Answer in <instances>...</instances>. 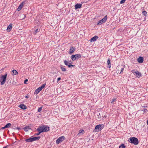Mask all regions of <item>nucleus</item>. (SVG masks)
I'll return each mask as SVG.
<instances>
[{
	"instance_id": "c756f323",
	"label": "nucleus",
	"mask_w": 148,
	"mask_h": 148,
	"mask_svg": "<svg viewBox=\"0 0 148 148\" xmlns=\"http://www.w3.org/2000/svg\"><path fill=\"white\" fill-rule=\"evenodd\" d=\"M39 91L37 89L36 90H35V92H34V94H38L39 92Z\"/></svg>"
},
{
	"instance_id": "f8f14e48",
	"label": "nucleus",
	"mask_w": 148,
	"mask_h": 148,
	"mask_svg": "<svg viewBox=\"0 0 148 148\" xmlns=\"http://www.w3.org/2000/svg\"><path fill=\"white\" fill-rule=\"evenodd\" d=\"M43 132H46L48 131L49 130V128L48 126H43Z\"/></svg>"
},
{
	"instance_id": "4468645a",
	"label": "nucleus",
	"mask_w": 148,
	"mask_h": 148,
	"mask_svg": "<svg viewBox=\"0 0 148 148\" xmlns=\"http://www.w3.org/2000/svg\"><path fill=\"white\" fill-rule=\"evenodd\" d=\"M12 24H10L9 25L8 27L7 30L8 32H10L12 28Z\"/></svg>"
},
{
	"instance_id": "b1692460",
	"label": "nucleus",
	"mask_w": 148,
	"mask_h": 148,
	"mask_svg": "<svg viewBox=\"0 0 148 148\" xmlns=\"http://www.w3.org/2000/svg\"><path fill=\"white\" fill-rule=\"evenodd\" d=\"M116 98H114L112 99V101L111 102V103H114V102L116 101Z\"/></svg>"
},
{
	"instance_id": "6e6552de",
	"label": "nucleus",
	"mask_w": 148,
	"mask_h": 148,
	"mask_svg": "<svg viewBox=\"0 0 148 148\" xmlns=\"http://www.w3.org/2000/svg\"><path fill=\"white\" fill-rule=\"evenodd\" d=\"M75 50V48L73 47H71L70 48L69 51V53L70 54H71Z\"/></svg>"
},
{
	"instance_id": "cd10ccee",
	"label": "nucleus",
	"mask_w": 148,
	"mask_h": 148,
	"mask_svg": "<svg viewBox=\"0 0 148 148\" xmlns=\"http://www.w3.org/2000/svg\"><path fill=\"white\" fill-rule=\"evenodd\" d=\"M119 148H125V146L124 144H122L119 146Z\"/></svg>"
},
{
	"instance_id": "4c0bfd02",
	"label": "nucleus",
	"mask_w": 148,
	"mask_h": 148,
	"mask_svg": "<svg viewBox=\"0 0 148 148\" xmlns=\"http://www.w3.org/2000/svg\"><path fill=\"white\" fill-rule=\"evenodd\" d=\"M61 78L60 77H59L57 79V82H58L59 81H60L61 79Z\"/></svg>"
},
{
	"instance_id": "a19ab883",
	"label": "nucleus",
	"mask_w": 148,
	"mask_h": 148,
	"mask_svg": "<svg viewBox=\"0 0 148 148\" xmlns=\"http://www.w3.org/2000/svg\"><path fill=\"white\" fill-rule=\"evenodd\" d=\"M147 110V109H144V112H146Z\"/></svg>"
},
{
	"instance_id": "39448f33",
	"label": "nucleus",
	"mask_w": 148,
	"mask_h": 148,
	"mask_svg": "<svg viewBox=\"0 0 148 148\" xmlns=\"http://www.w3.org/2000/svg\"><path fill=\"white\" fill-rule=\"evenodd\" d=\"M103 125L99 124L96 125L95 128V130L96 132H99L104 127Z\"/></svg>"
},
{
	"instance_id": "37998d69",
	"label": "nucleus",
	"mask_w": 148,
	"mask_h": 148,
	"mask_svg": "<svg viewBox=\"0 0 148 148\" xmlns=\"http://www.w3.org/2000/svg\"><path fill=\"white\" fill-rule=\"evenodd\" d=\"M23 15L24 16V17L23 18H25V15H24V14H23Z\"/></svg>"
},
{
	"instance_id": "5701e85b",
	"label": "nucleus",
	"mask_w": 148,
	"mask_h": 148,
	"mask_svg": "<svg viewBox=\"0 0 148 148\" xmlns=\"http://www.w3.org/2000/svg\"><path fill=\"white\" fill-rule=\"evenodd\" d=\"M11 126V124L10 123H7L5 126V127L6 128H8L10 127Z\"/></svg>"
},
{
	"instance_id": "f03ea898",
	"label": "nucleus",
	"mask_w": 148,
	"mask_h": 148,
	"mask_svg": "<svg viewBox=\"0 0 148 148\" xmlns=\"http://www.w3.org/2000/svg\"><path fill=\"white\" fill-rule=\"evenodd\" d=\"M130 141L129 142L133 144L134 145H137L138 144V139L135 137H131L130 138Z\"/></svg>"
},
{
	"instance_id": "a878e982",
	"label": "nucleus",
	"mask_w": 148,
	"mask_h": 148,
	"mask_svg": "<svg viewBox=\"0 0 148 148\" xmlns=\"http://www.w3.org/2000/svg\"><path fill=\"white\" fill-rule=\"evenodd\" d=\"M142 13L145 16H146L147 14V12L145 11H143Z\"/></svg>"
},
{
	"instance_id": "393cba45",
	"label": "nucleus",
	"mask_w": 148,
	"mask_h": 148,
	"mask_svg": "<svg viewBox=\"0 0 148 148\" xmlns=\"http://www.w3.org/2000/svg\"><path fill=\"white\" fill-rule=\"evenodd\" d=\"M97 119L98 120H100L101 119V117L100 115V114L99 113V114L97 115Z\"/></svg>"
},
{
	"instance_id": "f3484780",
	"label": "nucleus",
	"mask_w": 148,
	"mask_h": 148,
	"mask_svg": "<svg viewBox=\"0 0 148 148\" xmlns=\"http://www.w3.org/2000/svg\"><path fill=\"white\" fill-rule=\"evenodd\" d=\"M23 2L21 3L20 5L17 8V10L18 11H20L22 8H23Z\"/></svg>"
},
{
	"instance_id": "79ce46f5",
	"label": "nucleus",
	"mask_w": 148,
	"mask_h": 148,
	"mask_svg": "<svg viewBox=\"0 0 148 148\" xmlns=\"http://www.w3.org/2000/svg\"><path fill=\"white\" fill-rule=\"evenodd\" d=\"M8 147L7 146H6L3 148H7Z\"/></svg>"
},
{
	"instance_id": "423d86ee",
	"label": "nucleus",
	"mask_w": 148,
	"mask_h": 148,
	"mask_svg": "<svg viewBox=\"0 0 148 148\" xmlns=\"http://www.w3.org/2000/svg\"><path fill=\"white\" fill-rule=\"evenodd\" d=\"M107 16H105L103 18L99 21L98 23L97 24V25H101L103 23H105L107 20Z\"/></svg>"
},
{
	"instance_id": "dca6fc26",
	"label": "nucleus",
	"mask_w": 148,
	"mask_h": 148,
	"mask_svg": "<svg viewBox=\"0 0 148 148\" xmlns=\"http://www.w3.org/2000/svg\"><path fill=\"white\" fill-rule=\"evenodd\" d=\"M18 107L23 110H25L27 108L26 106L23 104L20 105Z\"/></svg>"
},
{
	"instance_id": "aec40b11",
	"label": "nucleus",
	"mask_w": 148,
	"mask_h": 148,
	"mask_svg": "<svg viewBox=\"0 0 148 148\" xmlns=\"http://www.w3.org/2000/svg\"><path fill=\"white\" fill-rule=\"evenodd\" d=\"M18 73L17 71L15 70H13L12 71V74L16 75L18 74Z\"/></svg>"
},
{
	"instance_id": "c03bdc74",
	"label": "nucleus",
	"mask_w": 148,
	"mask_h": 148,
	"mask_svg": "<svg viewBox=\"0 0 148 148\" xmlns=\"http://www.w3.org/2000/svg\"><path fill=\"white\" fill-rule=\"evenodd\" d=\"M147 124L148 125V120H147Z\"/></svg>"
},
{
	"instance_id": "2eb2a0df",
	"label": "nucleus",
	"mask_w": 148,
	"mask_h": 148,
	"mask_svg": "<svg viewBox=\"0 0 148 148\" xmlns=\"http://www.w3.org/2000/svg\"><path fill=\"white\" fill-rule=\"evenodd\" d=\"M37 130L39 132H40V133H41L43 132V126L40 127H39L37 128Z\"/></svg>"
},
{
	"instance_id": "20e7f679",
	"label": "nucleus",
	"mask_w": 148,
	"mask_h": 148,
	"mask_svg": "<svg viewBox=\"0 0 148 148\" xmlns=\"http://www.w3.org/2000/svg\"><path fill=\"white\" fill-rule=\"evenodd\" d=\"M81 57V55L80 54H77L75 55H72L71 56V59L73 61H74Z\"/></svg>"
},
{
	"instance_id": "9b49d317",
	"label": "nucleus",
	"mask_w": 148,
	"mask_h": 148,
	"mask_svg": "<svg viewBox=\"0 0 148 148\" xmlns=\"http://www.w3.org/2000/svg\"><path fill=\"white\" fill-rule=\"evenodd\" d=\"M98 38V37L97 36H95L94 37H93L90 40V41L91 42H94Z\"/></svg>"
},
{
	"instance_id": "2f4dec72",
	"label": "nucleus",
	"mask_w": 148,
	"mask_h": 148,
	"mask_svg": "<svg viewBox=\"0 0 148 148\" xmlns=\"http://www.w3.org/2000/svg\"><path fill=\"white\" fill-rule=\"evenodd\" d=\"M42 107H41L40 108H39L38 110V112H40L42 110Z\"/></svg>"
},
{
	"instance_id": "58836bf2",
	"label": "nucleus",
	"mask_w": 148,
	"mask_h": 148,
	"mask_svg": "<svg viewBox=\"0 0 148 148\" xmlns=\"http://www.w3.org/2000/svg\"><path fill=\"white\" fill-rule=\"evenodd\" d=\"M5 128H6V127H5V126L4 127H3L1 128V129H4Z\"/></svg>"
},
{
	"instance_id": "ddd939ff",
	"label": "nucleus",
	"mask_w": 148,
	"mask_h": 148,
	"mask_svg": "<svg viewBox=\"0 0 148 148\" xmlns=\"http://www.w3.org/2000/svg\"><path fill=\"white\" fill-rule=\"evenodd\" d=\"M46 84V83L43 84L41 86L39 87L37 89L39 92L40 91L45 87Z\"/></svg>"
},
{
	"instance_id": "c85d7f7f",
	"label": "nucleus",
	"mask_w": 148,
	"mask_h": 148,
	"mask_svg": "<svg viewBox=\"0 0 148 148\" xmlns=\"http://www.w3.org/2000/svg\"><path fill=\"white\" fill-rule=\"evenodd\" d=\"M82 133L83 134L84 133V130H79L78 134H80L81 133Z\"/></svg>"
},
{
	"instance_id": "bb28decb",
	"label": "nucleus",
	"mask_w": 148,
	"mask_h": 148,
	"mask_svg": "<svg viewBox=\"0 0 148 148\" xmlns=\"http://www.w3.org/2000/svg\"><path fill=\"white\" fill-rule=\"evenodd\" d=\"M64 62L66 66L68 65V64H69V63L68 62V61H66V60H65L64 61Z\"/></svg>"
},
{
	"instance_id": "e433bc0d",
	"label": "nucleus",
	"mask_w": 148,
	"mask_h": 148,
	"mask_svg": "<svg viewBox=\"0 0 148 148\" xmlns=\"http://www.w3.org/2000/svg\"><path fill=\"white\" fill-rule=\"evenodd\" d=\"M40 133H40V132H39L38 133L36 134L35 135H40Z\"/></svg>"
},
{
	"instance_id": "4be33fe9",
	"label": "nucleus",
	"mask_w": 148,
	"mask_h": 148,
	"mask_svg": "<svg viewBox=\"0 0 148 148\" xmlns=\"http://www.w3.org/2000/svg\"><path fill=\"white\" fill-rule=\"evenodd\" d=\"M60 69L62 71H66V69L64 68V66L62 65L60 66Z\"/></svg>"
},
{
	"instance_id": "412c9836",
	"label": "nucleus",
	"mask_w": 148,
	"mask_h": 148,
	"mask_svg": "<svg viewBox=\"0 0 148 148\" xmlns=\"http://www.w3.org/2000/svg\"><path fill=\"white\" fill-rule=\"evenodd\" d=\"M23 129L25 132H27L29 130L31 129V128L29 126H26L23 128Z\"/></svg>"
},
{
	"instance_id": "7c9ffc66",
	"label": "nucleus",
	"mask_w": 148,
	"mask_h": 148,
	"mask_svg": "<svg viewBox=\"0 0 148 148\" xmlns=\"http://www.w3.org/2000/svg\"><path fill=\"white\" fill-rule=\"evenodd\" d=\"M67 66L68 67L71 68L73 67L74 66V65L72 64H68V65Z\"/></svg>"
},
{
	"instance_id": "0eeeda50",
	"label": "nucleus",
	"mask_w": 148,
	"mask_h": 148,
	"mask_svg": "<svg viewBox=\"0 0 148 148\" xmlns=\"http://www.w3.org/2000/svg\"><path fill=\"white\" fill-rule=\"evenodd\" d=\"M65 137L64 136H62L58 138L56 140V143L58 144L64 140Z\"/></svg>"
},
{
	"instance_id": "ea45409f",
	"label": "nucleus",
	"mask_w": 148,
	"mask_h": 148,
	"mask_svg": "<svg viewBox=\"0 0 148 148\" xmlns=\"http://www.w3.org/2000/svg\"><path fill=\"white\" fill-rule=\"evenodd\" d=\"M25 98H29V96H28V95H27L25 96Z\"/></svg>"
},
{
	"instance_id": "7ed1b4c3",
	"label": "nucleus",
	"mask_w": 148,
	"mask_h": 148,
	"mask_svg": "<svg viewBox=\"0 0 148 148\" xmlns=\"http://www.w3.org/2000/svg\"><path fill=\"white\" fill-rule=\"evenodd\" d=\"M40 138V136H38L36 137H34L33 138H29L28 139H26L25 140V141L27 142H30L35 141L36 140H38Z\"/></svg>"
},
{
	"instance_id": "72a5a7b5",
	"label": "nucleus",
	"mask_w": 148,
	"mask_h": 148,
	"mask_svg": "<svg viewBox=\"0 0 148 148\" xmlns=\"http://www.w3.org/2000/svg\"><path fill=\"white\" fill-rule=\"evenodd\" d=\"M123 70H124V68H122L121 69V72H120V73H119L120 74H121V73H123Z\"/></svg>"
},
{
	"instance_id": "f257e3e1",
	"label": "nucleus",
	"mask_w": 148,
	"mask_h": 148,
	"mask_svg": "<svg viewBox=\"0 0 148 148\" xmlns=\"http://www.w3.org/2000/svg\"><path fill=\"white\" fill-rule=\"evenodd\" d=\"M7 73H6L5 75H1L0 77V82L1 85H3L5 83L7 77Z\"/></svg>"
},
{
	"instance_id": "9d476101",
	"label": "nucleus",
	"mask_w": 148,
	"mask_h": 148,
	"mask_svg": "<svg viewBox=\"0 0 148 148\" xmlns=\"http://www.w3.org/2000/svg\"><path fill=\"white\" fill-rule=\"evenodd\" d=\"M134 73L136 74V75L137 77H138L139 78L141 77L142 75L141 73L138 71H135Z\"/></svg>"
},
{
	"instance_id": "a18cd8bd",
	"label": "nucleus",
	"mask_w": 148,
	"mask_h": 148,
	"mask_svg": "<svg viewBox=\"0 0 148 148\" xmlns=\"http://www.w3.org/2000/svg\"><path fill=\"white\" fill-rule=\"evenodd\" d=\"M17 129H18V130H19V128H17Z\"/></svg>"
},
{
	"instance_id": "473e14b6",
	"label": "nucleus",
	"mask_w": 148,
	"mask_h": 148,
	"mask_svg": "<svg viewBox=\"0 0 148 148\" xmlns=\"http://www.w3.org/2000/svg\"><path fill=\"white\" fill-rule=\"evenodd\" d=\"M125 0H122L121 1L120 3L123 4L125 2Z\"/></svg>"
},
{
	"instance_id": "c9c22d12",
	"label": "nucleus",
	"mask_w": 148,
	"mask_h": 148,
	"mask_svg": "<svg viewBox=\"0 0 148 148\" xmlns=\"http://www.w3.org/2000/svg\"><path fill=\"white\" fill-rule=\"evenodd\" d=\"M27 81H28V79H25V80L24 82V84H27Z\"/></svg>"
},
{
	"instance_id": "f704fd0d",
	"label": "nucleus",
	"mask_w": 148,
	"mask_h": 148,
	"mask_svg": "<svg viewBox=\"0 0 148 148\" xmlns=\"http://www.w3.org/2000/svg\"><path fill=\"white\" fill-rule=\"evenodd\" d=\"M39 31L38 30V29H36L34 32V34H36L37 32H38Z\"/></svg>"
},
{
	"instance_id": "a211bd4d",
	"label": "nucleus",
	"mask_w": 148,
	"mask_h": 148,
	"mask_svg": "<svg viewBox=\"0 0 148 148\" xmlns=\"http://www.w3.org/2000/svg\"><path fill=\"white\" fill-rule=\"evenodd\" d=\"M81 7V4H77L75 6V9H77L78 8H80Z\"/></svg>"
},
{
	"instance_id": "6ab92c4d",
	"label": "nucleus",
	"mask_w": 148,
	"mask_h": 148,
	"mask_svg": "<svg viewBox=\"0 0 148 148\" xmlns=\"http://www.w3.org/2000/svg\"><path fill=\"white\" fill-rule=\"evenodd\" d=\"M107 64H108L107 67L109 68L111 67V63L110 59H109L107 61Z\"/></svg>"
},
{
	"instance_id": "1a4fd4ad",
	"label": "nucleus",
	"mask_w": 148,
	"mask_h": 148,
	"mask_svg": "<svg viewBox=\"0 0 148 148\" xmlns=\"http://www.w3.org/2000/svg\"><path fill=\"white\" fill-rule=\"evenodd\" d=\"M137 61L138 62L141 63L143 62V57H139L137 59Z\"/></svg>"
}]
</instances>
